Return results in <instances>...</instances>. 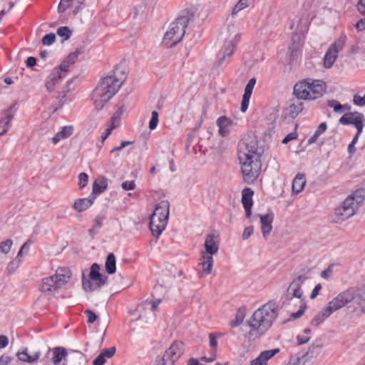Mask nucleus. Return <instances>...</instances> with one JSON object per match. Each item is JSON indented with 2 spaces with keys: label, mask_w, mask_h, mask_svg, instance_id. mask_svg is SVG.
Returning <instances> with one entry per match:
<instances>
[{
  "label": "nucleus",
  "mask_w": 365,
  "mask_h": 365,
  "mask_svg": "<svg viewBox=\"0 0 365 365\" xmlns=\"http://www.w3.org/2000/svg\"><path fill=\"white\" fill-rule=\"evenodd\" d=\"M238 158L245 182H254L261 170L260 153L253 135H247L238 143Z\"/></svg>",
  "instance_id": "obj_1"
},
{
  "label": "nucleus",
  "mask_w": 365,
  "mask_h": 365,
  "mask_svg": "<svg viewBox=\"0 0 365 365\" xmlns=\"http://www.w3.org/2000/svg\"><path fill=\"white\" fill-rule=\"evenodd\" d=\"M125 73L119 71L118 66L102 78L92 92L95 108L101 110L104 105L118 91L125 79Z\"/></svg>",
  "instance_id": "obj_2"
},
{
  "label": "nucleus",
  "mask_w": 365,
  "mask_h": 365,
  "mask_svg": "<svg viewBox=\"0 0 365 365\" xmlns=\"http://www.w3.org/2000/svg\"><path fill=\"white\" fill-rule=\"evenodd\" d=\"M279 310L276 302L269 301L255 311L247 322L250 327V334L255 332L262 335L267 332L277 318Z\"/></svg>",
  "instance_id": "obj_3"
},
{
  "label": "nucleus",
  "mask_w": 365,
  "mask_h": 365,
  "mask_svg": "<svg viewBox=\"0 0 365 365\" xmlns=\"http://www.w3.org/2000/svg\"><path fill=\"white\" fill-rule=\"evenodd\" d=\"M365 199V188L356 190L334 210L332 221L340 224L355 215Z\"/></svg>",
  "instance_id": "obj_4"
},
{
  "label": "nucleus",
  "mask_w": 365,
  "mask_h": 365,
  "mask_svg": "<svg viewBox=\"0 0 365 365\" xmlns=\"http://www.w3.org/2000/svg\"><path fill=\"white\" fill-rule=\"evenodd\" d=\"M71 277V272L68 268L59 267L53 274L42 279L39 289L47 297H54L66 288Z\"/></svg>",
  "instance_id": "obj_5"
},
{
  "label": "nucleus",
  "mask_w": 365,
  "mask_h": 365,
  "mask_svg": "<svg viewBox=\"0 0 365 365\" xmlns=\"http://www.w3.org/2000/svg\"><path fill=\"white\" fill-rule=\"evenodd\" d=\"M193 19L192 11H183L182 14L170 24L169 30L164 36L163 43L168 47H173L179 43L185 35L187 24Z\"/></svg>",
  "instance_id": "obj_6"
},
{
  "label": "nucleus",
  "mask_w": 365,
  "mask_h": 365,
  "mask_svg": "<svg viewBox=\"0 0 365 365\" xmlns=\"http://www.w3.org/2000/svg\"><path fill=\"white\" fill-rule=\"evenodd\" d=\"M326 88L322 81L308 78L297 83L293 93L298 100H315L324 95Z\"/></svg>",
  "instance_id": "obj_7"
},
{
  "label": "nucleus",
  "mask_w": 365,
  "mask_h": 365,
  "mask_svg": "<svg viewBox=\"0 0 365 365\" xmlns=\"http://www.w3.org/2000/svg\"><path fill=\"white\" fill-rule=\"evenodd\" d=\"M170 214V202L167 200H161L155 205L150 216L149 227L152 235L158 238L167 226Z\"/></svg>",
  "instance_id": "obj_8"
},
{
  "label": "nucleus",
  "mask_w": 365,
  "mask_h": 365,
  "mask_svg": "<svg viewBox=\"0 0 365 365\" xmlns=\"http://www.w3.org/2000/svg\"><path fill=\"white\" fill-rule=\"evenodd\" d=\"M100 266L97 263L91 265L89 274L90 279H87L84 274L82 277L83 288L86 292H93L96 287H101L106 284V277L100 273Z\"/></svg>",
  "instance_id": "obj_9"
},
{
  "label": "nucleus",
  "mask_w": 365,
  "mask_h": 365,
  "mask_svg": "<svg viewBox=\"0 0 365 365\" xmlns=\"http://www.w3.org/2000/svg\"><path fill=\"white\" fill-rule=\"evenodd\" d=\"M346 37L341 35L327 51L324 58V65L325 68H331L335 62L338 53L341 51L344 46Z\"/></svg>",
  "instance_id": "obj_10"
},
{
  "label": "nucleus",
  "mask_w": 365,
  "mask_h": 365,
  "mask_svg": "<svg viewBox=\"0 0 365 365\" xmlns=\"http://www.w3.org/2000/svg\"><path fill=\"white\" fill-rule=\"evenodd\" d=\"M365 118L363 113L354 111L343 115L339 120L342 125H353L357 130L356 133L361 135L364 126Z\"/></svg>",
  "instance_id": "obj_11"
},
{
  "label": "nucleus",
  "mask_w": 365,
  "mask_h": 365,
  "mask_svg": "<svg viewBox=\"0 0 365 365\" xmlns=\"http://www.w3.org/2000/svg\"><path fill=\"white\" fill-rule=\"evenodd\" d=\"M306 279L305 276L299 275L292 281L287 290L286 298L287 300H292L294 297L299 299V301L303 300L302 299L303 291L301 287Z\"/></svg>",
  "instance_id": "obj_12"
},
{
  "label": "nucleus",
  "mask_w": 365,
  "mask_h": 365,
  "mask_svg": "<svg viewBox=\"0 0 365 365\" xmlns=\"http://www.w3.org/2000/svg\"><path fill=\"white\" fill-rule=\"evenodd\" d=\"M354 299V296L350 291H347L339 294L332 299L326 308L332 314L334 311L350 303Z\"/></svg>",
  "instance_id": "obj_13"
},
{
  "label": "nucleus",
  "mask_w": 365,
  "mask_h": 365,
  "mask_svg": "<svg viewBox=\"0 0 365 365\" xmlns=\"http://www.w3.org/2000/svg\"><path fill=\"white\" fill-rule=\"evenodd\" d=\"M240 35L239 34H235L233 36L225 40L223 46L222 56H220L221 54L219 53V63H222L226 60L227 58H230L232 56L235 51L236 44L240 41Z\"/></svg>",
  "instance_id": "obj_14"
},
{
  "label": "nucleus",
  "mask_w": 365,
  "mask_h": 365,
  "mask_svg": "<svg viewBox=\"0 0 365 365\" xmlns=\"http://www.w3.org/2000/svg\"><path fill=\"white\" fill-rule=\"evenodd\" d=\"M304 109V104L298 99L290 100L284 110L285 119H294Z\"/></svg>",
  "instance_id": "obj_15"
},
{
  "label": "nucleus",
  "mask_w": 365,
  "mask_h": 365,
  "mask_svg": "<svg viewBox=\"0 0 365 365\" xmlns=\"http://www.w3.org/2000/svg\"><path fill=\"white\" fill-rule=\"evenodd\" d=\"M49 354L51 356V361L53 365H63L65 364L68 354L67 349L62 346H56L52 349H48L47 356Z\"/></svg>",
  "instance_id": "obj_16"
},
{
  "label": "nucleus",
  "mask_w": 365,
  "mask_h": 365,
  "mask_svg": "<svg viewBox=\"0 0 365 365\" xmlns=\"http://www.w3.org/2000/svg\"><path fill=\"white\" fill-rule=\"evenodd\" d=\"M258 216L260 220L261 230L263 238L267 240L269 233L272 230L274 213L272 212H269L265 215H259Z\"/></svg>",
  "instance_id": "obj_17"
},
{
  "label": "nucleus",
  "mask_w": 365,
  "mask_h": 365,
  "mask_svg": "<svg viewBox=\"0 0 365 365\" xmlns=\"http://www.w3.org/2000/svg\"><path fill=\"white\" fill-rule=\"evenodd\" d=\"M219 237L218 235L214 233L209 234L206 236L205 240V253L211 255L217 253L219 250Z\"/></svg>",
  "instance_id": "obj_18"
},
{
  "label": "nucleus",
  "mask_w": 365,
  "mask_h": 365,
  "mask_svg": "<svg viewBox=\"0 0 365 365\" xmlns=\"http://www.w3.org/2000/svg\"><path fill=\"white\" fill-rule=\"evenodd\" d=\"M254 192L252 189L246 187L242 192V203L245 210L246 217L250 218L252 215L253 205L252 197Z\"/></svg>",
  "instance_id": "obj_19"
},
{
  "label": "nucleus",
  "mask_w": 365,
  "mask_h": 365,
  "mask_svg": "<svg viewBox=\"0 0 365 365\" xmlns=\"http://www.w3.org/2000/svg\"><path fill=\"white\" fill-rule=\"evenodd\" d=\"M255 83L256 78H252L251 79L249 80L247 84L245 86L240 107V110L242 113H245L248 108L250 99L252 96Z\"/></svg>",
  "instance_id": "obj_20"
},
{
  "label": "nucleus",
  "mask_w": 365,
  "mask_h": 365,
  "mask_svg": "<svg viewBox=\"0 0 365 365\" xmlns=\"http://www.w3.org/2000/svg\"><path fill=\"white\" fill-rule=\"evenodd\" d=\"M14 106L4 110L0 116V128H2V133H7L11 127L10 123L14 118V111L13 110Z\"/></svg>",
  "instance_id": "obj_21"
},
{
  "label": "nucleus",
  "mask_w": 365,
  "mask_h": 365,
  "mask_svg": "<svg viewBox=\"0 0 365 365\" xmlns=\"http://www.w3.org/2000/svg\"><path fill=\"white\" fill-rule=\"evenodd\" d=\"M79 52L76 51L70 53L59 65L58 67L55 68L56 70H58L61 75L66 76V73L68 72L69 68L73 66L78 58Z\"/></svg>",
  "instance_id": "obj_22"
},
{
  "label": "nucleus",
  "mask_w": 365,
  "mask_h": 365,
  "mask_svg": "<svg viewBox=\"0 0 365 365\" xmlns=\"http://www.w3.org/2000/svg\"><path fill=\"white\" fill-rule=\"evenodd\" d=\"M279 351V349L264 351L256 359L251 361L250 365H267V361Z\"/></svg>",
  "instance_id": "obj_23"
},
{
  "label": "nucleus",
  "mask_w": 365,
  "mask_h": 365,
  "mask_svg": "<svg viewBox=\"0 0 365 365\" xmlns=\"http://www.w3.org/2000/svg\"><path fill=\"white\" fill-rule=\"evenodd\" d=\"M64 75H61L58 70H56L55 68L51 71L49 76L47 77L45 86L48 91L52 92L54 89L55 86L58 83V81L64 78Z\"/></svg>",
  "instance_id": "obj_24"
},
{
  "label": "nucleus",
  "mask_w": 365,
  "mask_h": 365,
  "mask_svg": "<svg viewBox=\"0 0 365 365\" xmlns=\"http://www.w3.org/2000/svg\"><path fill=\"white\" fill-rule=\"evenodd\" d=\"M94 200L95 196L77 199L73 205V208L78 212H82L88 209L93 205Z\"/></svg>",
  "instance_id": "obj_25"
},
{
  "label": "nucleus",
  "mask_w": 365,
  "mask_h": 365,
  "mask_svg": "<svg viewBox=\"0 0 365 365\" xmlns=\"http://www.w3.org/2000/svg\"><path fill=\"white\" fill-rule=\"evenodd\" d=\"M199 264L202 267V272L205 275L210 274L213 267L212 257L202 252V257Z\"/></svg>",
  "instance_id": "obj_26"
},
{
  "label": "nucleus",
  "mask_w": 365,
  "mask_h": 365,
  "mask_svg": "<svg viewBox=\"0 0 365 365\" xmlns=\"http://www.w3.org/2000/svg\"><path fill=\"white\" fill-rule=\"evenodd\" d=\"M73 133V127L72 125H66L58 131L52 138V143L56 145L62 140L71 136Z\"/></svg>",
  "instance_id": "obj_27"
},
{
  "label": "nucleus",
  "mask_w": 365,
  "mask_h": 365,
  "mask_svg": "<svg viewBox=\"0 0 365 365\" xmlns=\"http://www.w3.org/2000/svg\"><path fill=\"white\" fill-rule=\"evenodd\" d=\"M41 355L40 351H36L34 355H29L27 352V349L19 351L16 354L19 361L26 363H34L36 361L40 358Z\"/></svg>",
  "instance_id": "obj_28"
},
{
  "label": "nucleus",
  "mask_w": 365,
  "mask_h": 365,
  "mask_svg": "<svg viewBox=\"0 0 365 365\" xmlns=\"http://www.w3.org/2000/svg\"><path fill=\"white\" fill-rule=\"evenodd\" d=\"M331 314L326 307L317 314L311 321V324L318 326L327 319Z\"/></svg>",
  "instance_id": "obj_29"
},
{
  "label": "nucleus",
  "mask_w": 365,
  "mask_h": 365,
  "mask_svg": "<svg viewBox=\"0 0 365 365\" xmlns=\"http://www.w3.org/2000/svg\"><path fill=\"white\" fill-rule=\"evenodd\" d=\"M106 271L109 274H113L116 271L115 257L113 253L108 254L105 263Z\"/></svg>",
  "instance_id": "obj_30"
},
{
  "label": "nucleus",
  "mask_w": 365,
  "mask_h": 365,
  "mask_svg": "<svg viewBox=\"0 0 365 365\" xmlns=\"http://www.w3.org/2000/svg\"><path fill=\"white\" fill-rule=\"evenodd\" d=\"M161 302V300L158 299H155L154 301H150V300H145L143 303V307L144 308V309L147 310H150L151 312L153 313V316L155 317V313L157 312H158V306L160 304V303Z\"/></svg>",
  "instance_id": "obj_31"
},
{
  "label": "nucleus",
  "mask_w": 365,
  "mask_h": 365,
  "mask_svg": "<svg viewBox=\"0 0 365 365\" xmlns=\"http://www.w3.org/2000/svg\"><path fill=\"white\" fill-rule=\"evenodd\" d=\"M75 79H76V78H73L68 80L66 82V84L62 91L63 95L61 96H58V98H60L59 107H61L64 104V103L66 101V100H64V99L66 97V94L74 88V87H71V85L73 84Z\"/></svg>",
  "instance_id": "obj_32"
},
{
  "label": "nucleus",
  "mask_w": 365,
  "mask_h": 365,
  "mask_svg": "<svg viewBox=\"0 0 365 365\" xmlns=\"http://www.w3.org/2000/svg\"><path fill=\"white\" fill-rule=\"evenodd\" d=\"M244 318L245 310L241 309H238L235 315V319L230 322V326L232 328L239 326L243 322Z\"/></svg>",
  "instance_id": "obj_33"
},
{
  "label": "nucleus",
  "mask_w": 365,
  "mask_h": 365,
  "mask_svg": "<svg viewBox=\"0 0 365 365\" xmlns=\"http://www.w3.org/2000/svg\"><path fill=\"white\" fill-rule=\"evenodd\" d=\"M56 33L63 38V40H68L72 34V31L68 26H61L57 29Z\"/></svg>",
  "instance_id": "obj_34"
},
{
  "label": "nucleus",
  "mask_w": 365,
  "mask_h": 365,
  "mask_svg": "<svg viewBox=\"0 0 365 365\" xmlns=\"http://www.w3.org/2000/svg\"><path fill=\"white\" fill-rule=\"evenodd\" d=\"M21 257L16 255V258L8 264L7 269L10 274L14 273L19 267L20 264L21 263Z\"/></svg>",
  "instance_id": "obj_35"
},
{
  "label": "nucleus",
  "mask_w": 365,
  "mask_h": 365,
  "mask_svg": "<svg viewBox=\"0 0 365 365\" xmlns=\"http://www.w3.org/2000/svg\"><path fill=\"white\" fill-rule=\"evenodd\" d=\"M108 184H93V191L90 196H96L107 189Z\"/></svg>",
  "instance_id": "obj_36"
},
{
  "label": "nucleus",
  "mask_w": 365,
  "mask_h": 365,
  "mask_svg": "<svg viewBox=\"0 0 365 365\" xmlns=\"http://www.w3.org/2000/svg\"><path fill=\"white\" fill-rule=\"evenodd\" d=\"M222 336V334L210 333L209 334V344L212 350H216L217 346V339Z\"/></svg>",
  "instance_id": "obj_37"
},
{
  "label": "nucleus",
  "mask_w": 365,
  "mask_h": 365,
  "mask_svg": "<svg viewBox=\"0 0 365 365\" xmlns=\"http://www.w3.org/2000/svg\"><path fill=\"white\" fill-rule=\"evenodd\" d=\"M306 307H307V306H306L305 303L303 302V300H300L299 309L297 312H293L291 314V315H290L291 319L295 320V319L301 317L304 314Z\"/></svg>",
  "instance_id": "obj_38"
},
{
  "label": "nucleus",
  "mask_w": 365,
  "mask_h": 365,
  "mask_svg": "<svg viewBox=\"0 0 365 365\" xmlns=\"http://www.w3.org/2000/svg\"><path fill=\"white\" fill-rule=\"evenodd\" d=\"M13 245L11 240H6L0 243V252L3 254H7L9 252L11 247Z\"/></svg>",
  "instance_id": "obj_39"
},
{
  "label": "nucleus",
  "mask_w": 365,
  "mask_h": 365,
  "mask_svg": "<svg viewBox=\"0 0 365 365\" xmlns=\"http://www.w3.org/2000/svg\"><path fill=\"white\" fill-rule=\"evenodd\" d=\"M250 1L248 0H240L232 10V14H235L247 7Z\"/></svg>",
  "instance_id": "obj_40"
},
{
  "label": "nucleus",
  "mask_w": 365,
  "mask_h": 365,
  "mask_svg": "<svg viewBox=\"0 0 365 365\" xmlns=\"http://www.w3.org/2000/svg\"><path fill=\"white\" fill-rule=\"evenodd\" d=\"M328 106L333 108L335 113H342L344 111V107L336 100H329L327 102Z\"/></svg>",
  "instance_id": "obj_41"
},
{
  "label": "nucleus",
  "mask_w": 365,
  "mask_h": 365,
  "mask_svg": "<svg viewBox=\"0 0 365 365\" xmlns=\"http://www.w3.org/2000/svg\"><path fill=\"white\" fill-rule=\"evenodd\" d=\"M73 0H61L58 11L59 13H63L68 8H69L73 3Z\"/></svg>",
  "instance_id": "obj_42"
},
{
  "label": "nucleus",
  "mask_w": 365,
  "mask_h": 365,
  "mask_svg": "<svg viewBox=\"0 0 365 365\" xmlns=\"http://www.w3.org/2000/svg\"><path fill=\"white\" fill-rule=\"evenodd\" d=\"M56 40V35L53 33H50L45 35L42 38V43L44 46H50L54 43Z\"/></svg>",
  "instance_id": "obj_43"
},
{
  "label": "nucleus",
  "mask_w": 365,
  "mask_h": 365,
  "mask_svg": "<svg viewBox=\"0 0 365 365\" xmlns=\"http://www.w3.org/2000/svg\"><path fill=\"white\" fill-rule=\"evenodd\" d=\"M158 123V113L157 111L153 110L151 113V119L149 122V128L154 130Z\"/></svg>",
  "instance_id": "obj_44"
},
{
  "label": "nucleus",
  "mask_w": 365,
  "mask_h": 365,
  "mask_svg": "<svg viewBox=\"0 0 365 365\" xmlns=\"http://www.w3.org/2000/svg\"><path fill=\"white\" fill-rule=\"evenodd\" d=\"M231 120L227 118L226 116H221L217 120V125L219 128H227L231 125Z\"/></svg>",
  "instance_id": "obj_45"
},
{
  "label": "nucleus",
  "mask_w": 365,
  "mask_h": 365,
  "mask_svg": "<svg viewBox=\"0 0 365 365\" xmlns=\"http://www.w3.org/2000/svg\"><path fill=\"white\" fill-rule=\"evenodd\" d=\"M84 314L86 316L87 321L89 324H93L98 318V316L90 309L85 310Z\"/></svg>",
  "instance_id": "obj_46"
},
{
  "label": "nucleus",
  "mask_w": 365,
  "mask_h": 365,
  "mask_svg": "<svg viewBox=\"0 0 365 365\" xmlns=\"http://www.w3.org/2000/svg\"><path fill=\"white\" fill-rule=\"evenodd\" d=\"M359 136H360V135H358V133H356L355 135V136L354 137L351 143L349 145L348 151L350 154L355 153V151H356L355 145L357 143Z\"/></svg>",
  "instance_id": "obj_47"
},
{
  "label": "nucleus",
  "mask_w": 365,
  "mask_h": 365,
  "mask_svg": "<svg viewBox=\"0 0 365 365\" xmlns=\"http://www.w3.org/2000/svg\"><path fill=\"white\" fill-rule=\"evenodd\" d=\"M353 102L356 106H365V97H361L358 94H355L353 98Z\"/></svg>",
  "instance_id": "obj_48"
},
{
  "label": "nucleus",
  "mask_w": 365,
  "mask_h": 365,
  "mask_svg": "<svg viewBox=\"0 0 365 365\" xmlns=\"http://www.w3.org/2000/svg\"><path fill=\"white\" fill-rule=\"evenodd\" d=\"M115 353V348L110 347L109 349H105L101 351V354L104 356L105 358H111Z\"/></svg>",
  "instance_id": "obj_49"
},
{
  "label": "nucleus",
  "mask_w": 365,
  "mask_h": 365,
  "mask_svg": "<svg viewBox=\"0 0 365 365\" xmlns=\"http://www.w3.org/2000/svg\"><path fill=\"white\" fill-rule=\"evenodd\" d=\"M29 245H30V241L28 240L22 245V247H21L20 250L19 251L17 255L22 257L24 256V255H26V253L29 250Z\"/></svg>",
  "instance_id": "obj_50"
},
{
  "label": "nucleus",
  "mask_w": 365,
  "mask_h": 365,
  "mask_svg": "<svg viewBox=\"0 0 365 365\" xmlns=\"http://www.w3.org/2000/svg\"><path fill=\"white\" fill-rule=\"evenodd\" d=\"M297 138V133L296 132H292L287 134L284 139L282 140V143L283 144H287L289 141L294 140Z\"/></svg>",
  "instance_id": "obj_51"
},
{
  "label": "nucleus",
  "mask_w": 365,
  "mask_h": 365,
  "mask_svg": "<svg viewBox=\"0 0 365 365\" xmlns=\"http://www.w3.org/2000/svg\"><path fill=\"white\" fill-rule=\"evenodd\" d=\"M253 227H246L244 229L243 233H242V239L243 240H247L253 233Z\"/></svg>",
  "instance_id": "obj_52"
},
{
  "label": "nucleus",
  "mask_w": 365,
  "mask_h": 365,
  "mask_svg": "<svg viewBox=\"0 0 365 365\" xmlns=\"http://www.w3.org/2000/svg\"><path fill=\"white\" fill-rule=\"evenodd\" d=\"M305 184H292L291 187L293 194H298L303 190Z\"/></svg>",
  "instance_id": "obj_53"
},
{
  "label": "nucleus",
  "mask_w": 365,
  "mask_h": 365,
  "mask_svg": "<svg viewBox=\"0 0 365 365\" xmlns=\"http://www.w3.org/2000/svg\"><path fill=\"white\" fill-rule=\"evenodd\" d=\"M133 143V141H123V142H121L120 146L115 147L114 148H113L110 150V153H113L116 151H119V150H122L123 148H125L126 146L132 145Z\"/></svg>",
  "instance_id": "obj_54"
},
{
  "label": "nucleus",
  "mask_w": 365,
  "mask_h": 365,
  "mask_svg": "<svg viewBox=\"0 0 365 365\" xmlns=\"http://www.w3.org/2000/svg\"><path fill=\"white\" fill-rule=\"evenodd\" d=\"M106 363V358L101 353L93 361V365H104Z\"/></svg>",
  "instance_id": "obj_55"
},
{
  "label": "nucleus",
  "mask_w": 365,
  "mask_h": 365,
  "mask_svg": "<svg viewBox=\"0 0 365 365\" xmlns=\"http://www.w3.org/2000/svg\"><path fill=\"white\" fill-rule=\"evenodd\" d=\"M327 126L325 122L321 123L317 127L314 133L319 136L327 130Z\"/></svg>",
  "instance_id": "obj_56"
},
{
  "label": "nucleus",
  "mask_w": 365,
  "mask_h": 365,
  "mask_svg": "<svg viewBox=\"0 0 365 365\" xmlns=\"http://www.w3.org/2000/svg\"><path fill=\"white\" fill-rule=\"evenodd\" d=\"M12 357L8 355H2L0 356V365H7L12 360Z\"/></svg>",
  "instance_id": "obj_57"
},
{
  "label": "nucleus",
  "mask_w": 365,
  "mask_h": 365,
  "mask_svg": "<svg viewBox=\"0 0 365 365\" xmlns=\"http://www.w3.org/2000/svg\"><path fill=\"white\" fill-rule=\"evenodd\" d=\"M321 289H322V285L320 284H317L313 289V290L311 293V295H310V298L312 299L316 298L317 296L319 294V292L321 290Z\"/></svg>",
  "instance_id": "obj_58"
},
{
  "label": "nucleus",
  "mask_w": 365,
  "mask_h": 365,
  "mask_svg": "<svg viewBox=\"0 0 365 365\" xmlns=\"http://www.w3.org/2000/svg\"><path fill=\"white\" fill-rule=\"evenodd\" d=\"M123 113V107H120L118 110L115 112V113L112 116L111 120L113 121V124L114 123L115 120L116 119H119L120 118V115Z\"/></svg>",
  "instance_id": "obj_59"
},
{
  "label": "nucleus",
  "mask_w": 365,
  "mask_h": 365,
  "mask_svg": "<svg viewBox=\"0 0 365 365\" xmlns=\"http://www.w3.org/2000/svg\"><path fill=\"white\" fill-rule=\"evenodd\" d=\"M357 9L361 14L365 16V0H359L357 4Z\"/></svg>",
  "instance_id": "obj_60"
},
{
  "label": "nucleus",
  "mask_w": 365,
  "mask_h": 365,
  "mask_svg": "<svg viewBox=\"0 0 365 365\" xmlns=\"http://www.w3.org/2000/svg\"><path fill=\"white\" fill-rule=\"evenodd\" d=\"M36 58H34L33 56L29 57L26 61V66L29 68L34 67L36 65Z\"/></svg>",
  "instance_id": "obj_61"
},
{
  "label": "nucleus",
  "mask_w": 365,
  "mask_h": 365,
  "mask_svg": "<svg viewBox=\"0 0 365 365\" xmlns=\"http://www.w3.org/2000/svg\"><path fill=\"white\" fill-rule=\"evenodd\" d=\"M9 344V339L4 335L0 336V349L6 347Z\"/></svg>",
  "instance_id": "obj_62"
},
{
  "label": "nucleus",
  "mask_w": 365,
  "mask_h": 365,
  "mask_svg": "<svg viewBox=\"0 0 365 365\" xmlns=\"http://www.w3.org/2000/svg\"><path fill=\"white\" fill-rule=\"evenodd\" d=\"M356 28L358 31H364L365 29V19L359 20L356 24Z\"/></svg>",
  "instance_id": "obj_63"
},
{
  "label": "nucleus",
  "mask_w": 365,
  "mask_h": 365,
  "mask_svg": "<svg viewBox=\"0 0 365 365\" xmlns=\"http://www.w3.org/2000/svg\"><path fill=\"white\" fill-rule=\"evenodd\" d=\"M358 295L361 300L365 301V284L359 289Z\"/></svg>",
  "instance_id": "obj_64"
}]
</instances>
